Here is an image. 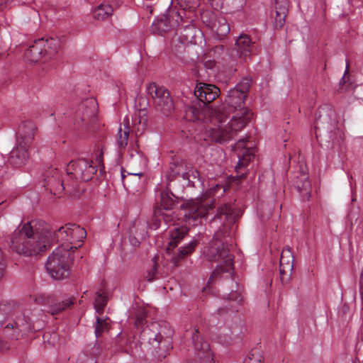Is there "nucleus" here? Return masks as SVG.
I'll return each mask as SVG.
<instances>
[{"mask_svg": "<svg viewBox=\"0 0 363 363\" xmlns=\"http://www.w3.org/2000/svg\"><path fill=\"white\" fill-rule=\"evenodd\" d=\"M175 230H177V232L172 233L171 234V236L172 237L173 240L169 242V245L174 247L177 245V240L182 238V235H181V233L177 231V228H175Z\"/></svg>", "mask_w": 363, "mask_h": 363, "instance_id": "ea45409f", "label": "nucleus"}, {"mask_svg": "<svg viewBox=\"0 0 363 363\" xmlns=\"http://www.w3.org/2000/svg\"><path fill=\"white\" fill-rule=\"evenodd\" d=\"M36 130L35 124L32 121H26L19 126L17 143L22 145H30L34 139Z\"/></svg>", "mask_w": 363, "mask_h": 363, "instance_id": "412c9836", "label": "nucleus"}, {"mask_svg": "<svg viewBox=\"0 0 363 363\" xmlns=\"http://www.w3.org/2000/svg\"><path fill=\"white\" fill-rule=\"evenodd\" d=\"M294 256L291 251V249L287 247H285L281 254L280 262H279V273L281 276V280L282 282L285 281V275H288L291 273L293 269Z\"/></svg>", "mask_w": 363, "mask_h": 363, "instance_id": "4be33fe9", "label": "nucleus"}, {"mask_svg": "<svg viewBox=\"0 0 363 363\" xmlns=\"http://www.w3.org/2000/svg\"><path fill=\"white\" fill-rule=\"evenodd\" d=\"M121 177H122V179H123L125 178V175L123 174V170H122V172H121Z\"/></svg>", "mask_w": 363, "mask_h": 363, "instance_id": "8fccbe9b", "label": "nucleus"}, {"mask_svg": "<svg viewBox=\"0 0 363 363\" xmlns=\"http://www.w3.org/2000/svg\"><path fill=\"white\" fill-rule=\"evenodd\" d=\"M147 91L154 99L155 106L158 111L164 114H169L173 111L174 103L167 89L155 83H151L147 86Z\"/></svg>", "mask_w": 363, "mask_h": 363, "instance_id": "1a4fd4ad", "label": "nucleus"}, {"mask_svg": "<svg viewBox=\"0 0 363 363\" xmlns=\"http://www.w3.org/2000/svg\"><path fill=\"white\" fill-rule=\"evenodd\" d=\"M97 110V101L94 98H89L83 101L77 106L75 123L86 122L95 116Z\"/></svg>", "mask_w": 363, "mask_h": 363, "instance_id": "dca6fc26", "label": "nucleus"}, {"mask_svg": "<svg viewBox=\"0 0 363 363\" xmlns=\"http://www.w3.org/2000/svg\"><path fill=\"white\" fill-rule=\"evenodd\" d=\"M155 228H159V227H160V225H157V224H156V223H155Z\"/></svg>", "mask_w": 363, "mask_h": 363, "instance_id": "3c124183", "label": "nucleus"}, {"mask_svg": "<svg viewBox=\"0 0 363 363\" xmlns=\"http://www.w3.org/2000/svg\"><path fill=\"white\" fill-rule=\"evenodd\" d=\"M168 20L167 16H162L160 18H157L152 23L153 30L160 34H162L169 30V26L167 23Z\"/></svg>", "mask_w": 363, "mask_h": 363, "instance_id": "473e14b6", "label": "nucleus"}, {"mask_svg": "<svg viewBox=\"0 0 363 363\" xmlns=\"http://www.w3.org/2000/svg\"><path fill=\"white\" fill-rule=\"evenodd\" d=\"M213 29L216 31L218 38L220 39L226 36L230 30V25L226 19L223 17H219L215 21Z\"/></svg>", "mask_w": 363, "mask_h": 363, "instance_id": "bb28decb", "label": "nucleus"}, {"mask_svg": "<svg viewBox=\"0 0 363 363\" xmlns=\"http://www.w3.org/2000/svg\"><path fill=\"white\" fill-rule=\"evenodd\" d=\"M111 1L112 4L110 5L112 6L113 9L114 7L116 8L120 5V0H111Z\"/></svg>", "mask_w": 363, "mask_h": 363, "instance_id": "49530a36", "label": "nucleus"}, {"mask_svg": "<svg viewBox=\"0 0 363 363\" xmlns=\"http://www.w3.org/2000/svg\"><path fill=\"white\" fill-rule=\"evenodd\" d=\"M196 244V242L195 241H192L190 243H189V245H186V247H182L179 251L178 255L179 258H182L187 254L191 253L194 250Z\"/></svg>", "mask_w": 363, "mask_h": 363, "instance_id": "58836bf2", "label": "nucleus"}, {"mask_svg": "<svg viewBox=\"0 0 363 363\" xmlns=\"http://www.w3.org/2000/svg\"><path fill=\"white\" fill-rule=\"evenodd\" d=\"M194 331L192 341L195 354L200 359V363H212L213 358L208 342L199 335L198 328H194Z\"/></svg>", "mask_w": 363, "mask_h": 363, "instance_id": "ddd939ff", "label": "nucleus"}, {"mask_svg": "<svg viewBox=\"0 0 363 363\" xmlns=\"http://www.w3.org/2000/svg\"><path fill=\"white\" fill-rule=\"evenodd\" d=\"M59 46V41L52 38L36 40L26 51L25 57L31 62L45 63L56 56Z\"/></svg>", "mask_w": 363, "mask_h": 363, "instance_id": "0eeeda50", "label": "nucleus"}, {"mask_svg": "<svg viewBox=\"0 0 363 363\" xmlns=\"http://www.w3.org/2000/svg\"><path fill=\"white\" fill-rule=\"evenodd\" d=\"M262 355L257 350H252L251 355L245 360V363H262Z\"/></svg>", "mask_w": 363, "mask_h": 363, "instance_id": "e433bc0d", "label": "nucleus"}, {"mask_svg": "<svg viewBox=\"0 0 363 363\" xmlns=\"http://www.w3.org/2000/svg\"><path fill=\"white\" fill-rule=\"evenodd\" d=\"M220 188H223V191L224 192L225 191V188L223 187V186H220L219 184H216L215 186H213V188H211L209 190V194L211 195L214 194H216L217 189H220Z\"/></svg>", "mask_w": 363, "mask_h": 363, "instance_id": "37998d69", "label": "nucleus"}, {"mask_svg": "<svg viewBox=\"0 0 363 363\" xmlns=\"http://www.w3.org/2000/svg\"><path fill=\"white\" fill-rule=\"evenodd\" d=\"M141 321H142V319H141V318H138V317H137V318H136V320H135V325H138L139 323H141Z\"/></svg>", "mask_w": 363, "mask_h": 363, "instance_id": "de8ad7c7", "label": "nucleus"}, {"mask_svg": "<svg viewBox=\"0 0 363 363\" xmlns=\"http://www.w3.org/2000/svg\"><path fill=\"white\" fill-rule=\"evenodd\" d=\"M246 139L238 140L234 146V150L238 155V162L235 166L236 172L241 168L247 166L249 162L254 158V150L251 147H246Z\"/></svg>", "mask_w": 363, "mask_h": 363, "instance_id": "f3484780", "label": "nucleus"}, {"mask_svg": "<svg viewBox=\"0 0 363 363\" xmlns=\"http://www.w3.org/2000/svg\"><path fill=\"white\" fill-rule=\"evenodd\" d=\"M4 263L3 258V252L0 249V280L2 279L4 272Z\"/></svg>", "mask_w": 363, "mask_h": 363, "instance_id": "a19ab883", "label": "nucleus"}, {"mask_svg": "<svg viewBox=\"0 0 363 363\" xmlns=\"http://www.w3.org/2000/svg\"><path fill=\"white\" fill-rule=\"evenodd\" d=\"M158 257L155 256L152 259L154 265L151 270L147 272V274L145 276L146 279L148 281H152L155 279V274L157 272V262Z\"/></svg>", "mask_w": 363, "mask_h": 363, "instance_id": "4c0bfd02", "label": "nucleus"}, {"mask_svg": "<svg viewBox=\"0 0 363 363\" xmlns=\"http://www.w3.org/2000/svg\"><path fill=\"white\" fill-rule=\"evenodd\" d=\"M141 339L147 340L151 346L153 352H158L162 349L166 343L160 332L159 331V325L156 323L150 324L146 327L141 333Z\"/></svg>", "mask_w": 363, "mask_h": 363, "instance_id": "f8f14e48", "label": "nucleus"}, {"mask_svg": "<svg viewBox=\"0 0 363 363\" xmlns=\"http://www.w3.org/2000/svg\"><path fill=\"white\" fill-rule=\"evenodd\" d=\"M204 257L210 262H216V268L211 275L208 284L220 273H231L233 270L234 255L228 248L225 235L219 230L215 233L212 240L203 251Z\"/></svg>", "mask_w": 363, "mask_h": 363, "instance_id": "7ed1b4c3", "label": "nucleus"}, {"mask_svg": "<svg viewBox=\"0 0 363 363\" xmlns=\"http://www.w3.org/2000/svg\"><path fill=\"white\" fill-rule=\"evenodd\" d=\"M45 223L33 220L21 223L9 236V246L18 255L34 257L50 247V233Z\"/></svg>", "mask_w": 363, "mask_h": 363, "instance_id": "f03ea898", "label": "nucleus"}, {"mask_svg": "<svg viewBox=\"0 0 363 363\" xmlns=\"http://www.w3.org/2000/svg\"><path fill=\"white\" fill-rule=\"evenodd\" d=\"M140 124L142 125V128L143 129L145 125V123H142L141 121H140Z\"/></svg>", "mask_w": 363, "mask_h": 363, "instance_id": "09e8293b", "label": "nucleus"}, {"mask_svg": "<svg viewBox=\"0 0 363 363\" xmlns=\"http://www.w3.org/2000/svg\"><path fill=\"white\" fill-rule=\"evenodd\" d=\"M44 186L54 195H57L65 190V179H61L57 169L50 168L47 170L45 179Z\"/></svg>", "mask_w": 363, "mask_h": 363, "instance_id": "4468645a", "label": "nucleus"}, {"mask_svg": "<svg viewBox=\"0 0 363 363\" xmlns=\"http://www.w3.org/2000/svg\"><path fill=\"white\" fill-rule=\"evenodd\" d=\"M213 202L208 203L201 199H195L186 203V212L184 214L186 222L189 225H196L199 220L206 217L208 211L213 208Z\"/></svg>", "mask_w": 363, "mask_h": 363, "instance_id": "9b49d317", "label": "nucleus"}, {"mask_svg": "<svg viewBox=\"0 0 363 363\" xmlns=\"http://www.w3.org/2000/svg\"><path fill=\"white\" fill-rule=\"evenodd\" d=\"M250 83L249 78H242L234 88L228 91L225 103L232 111L237 113L226 124L223 123L222 127L209 129L210 135L217 143H224L234 138L252 119V113L245 106Z\"/></svg>", "mask_w": 363, "mask_h": 363, "instance_id": "f257e3e1", "label": "nucleus"}, {"mask_svg": "<svg viewBox=\"0 0 363 363\" xmlns=\"http://www.w3.org/2000/svg\"><path fill=\"white\" fill-rule=\"evenodd\" d=\"M96 161L97 162L101 164L102 163V161H103V158H102V152H98L97 155H96Z\"/></svg>", "mask_w": 363, "mask_h": 363, "instance_id": "a18cd8bd", "label": "nucleus"}, {"mask_svg": "<svg viewBox=\"0 0 363 363\" xmlns=\"http://www.w3.org/2000/svg\"><path fill=\"white\" fill-rule=\"evenodd\" d=\"M160 206L164 210H170L175 206V201L167 191L160 194Z\"/></svg>", "mask_w": 363, "mask_h": 363, "instance_id": "72a5a7b5", "label": "nucleus"}, {"mask_svg": "<svg viewBox=\"0 0 363 363\" xmlns=\"http://www.w3.org/2000/svg\"><path fill=\"white\" fill-rule=\"evenodd\" d=\"M113 8L108 4H101L93 11V17L98 21L106 19L112 15Z\"/></svg>", "mask_w": 363, "mask_h": 363, "instance_id": "c85d7f7f", "label": "nucleus"}, {"mask_svg": "<svg viewBox=\"0 0 363 363\" xmlns=\"http://www.w3.org/2000/svg\"><path fill=\"white\" fill-rule=\"evenodd\" d=\"M252 40L246 34H240L235 40V46L230 52V57L237 58L246 57L250 55Z\"/></svg>", "mask_w": 363, "mask_h": 363, "instance_id": "a211bd4d", "label": "nucleus"}, {"mask_svg": "<svg viewBox=\"0 0 363 363\" xmlns=\"http://www.w3.org/2000/svg\"><path fill=\"white\" fill-rule=\"evenodd\" d=\"M185 118L191 121H203L204 123H210L206 127L204 133V140L216 142L208 132L209 129L213 127H222L223 123L225 122L227 115L223 108L220 106L212 108L208 106L198 108L196 105L188 106L185 110Z\"/></svg>", "mask_w": 363, "mask_h": 363, "instance_id": "39448f33", "label": "nucleus"}, {"mask_svg": "<svg viewBox=\"0 0 363 363\" xmlns=\"http://www.w3.org/2000/svg\"><path fill=\"white\" fill-rule=\"evenodd\" d=\"M171 172L169 175V179H173L176 176L181 175L182 177L191 182L190 178L199 179V172L196 169L189 167H188L185 163L181 162H174L170 166Z\"/></svg>", "mask_w": 363, "mask_h": 363, "instance_id": "6ab92c4d", "label": "nucleus"}, {"mask_svg": "<svg viewBox=\"0 0 363 363\" xmlns=\"http://www.w3.org/2000/svg\"><path fill=\"white\" fill-rule=\"evenodd\" d=\"M275 1V16L274 23L277 28H281L284 23L286 17L288 8H289V0H274Z\"/></svg>", "mask_w": 363, "mask_h": 363, "instance_id": "b1692460", "label": "nucleus"}, {"mask_svg": "<svg viewBox=\"0 0 363 363\" xmlns=\"http://www.w3.org/2000/svg\"><path fill=\"white\" fill-rule=\"evenodd\" d=\"M79 179L74 177V174H68L67 171V178L65 180V190L70 195L76 196L79 193Z\"/></svg>", "mask_w": 363, "mask_h": 363, "instance_id": "c756f323", "label": "nucleus"}, {"mask_svg": "<svg viewBox=\"0 0 363 363\" xmlns=\"http://www.w3.org/2000/svg\"><path fill=\"white\" fill-rule=\"evenodd\" d=\"M86 236V230L74 223H67L55 232L57 240L70 252L79 247Z\"/></svg>", "mask_w": 363, "mask_h": 363, "instance_id": "6e6552de", "label": "nucleus"}, {"mask_svg": "<svg viewBox=\"0 0 363 363\" xmlns=\"http://www.w3.org/2000/svg\"><path fill=\"white\" fill-rule=\"evenodd\" d=\"M0 328L11 339L18 340L34 328L28 318L11 304L0 305Z\"/></svg>", "mask_w": 363, "mask_h": 363, "instance_id": "20e7f679", "label": "nucleus"}, {"mask_svg": "<svg viewBox=\"0 0 363 363\" xmlns=\"http://www.w3.org/2000/svg\"><path fill=\"white\" fill-rule=\"evenodd\" d=\"M347 72V69L345 70V74H346Z\"/></svg>", "mask_w": 363, "mask_h": 363, "instance_id": "603ef678", "label": "nucleus"}, {"mask_svg": "<svg viewBox=\"0 0 363 363\" xmlns=\"http://www.w3.org/2000/svg\"><path fill=\"white\" fill-rule=\"evenodd\" d=\"M219 94L220 89L216 86L201 82L196 84L194 91V95L203 106L218 98Z\"/></svg>", "mask_w": 363, "mask_h": 363, "instance_id": "2eb2a0df", "label": "nucleus"}, {"mask_svg": "<svg viewBox=\"0 0 363 363\" xmlns=\"http://www.w3.org/2000/svg\"><path fill=\"white\" fill-rule=\"evenodd\" d=\"M130 160H128V167L135 169L138 167L140 170H145L147 165V158L137 149H131L129 152Z\"/></svg>", "mask_w": 363, "mask_h": 363, "instance_id": "393cba45", "label": "nucleus"}, {"mask_svg": "<svg viewBox=\"0 0 363 363\" xmlns=\"http://www.w3.org/2000/svg\"><path fill=\"white\" fill-rule=\"evenodd\" d=\"M130 133V128L128 123L124 124L123 127H119L117 134L116 135V142L120 151L125 149L128 145V140Z\"/></svg>", "mask_w": 363, "mask_h": 363, "instance_id": "a878e982", "label": "nucleus"}, {"mask_svg": "<svg viewBox=\"0 0 363 363\" xmlns=\"http://www.w3.org/2000/svg\"><path fill=\"white\" fill-rule=\"evenodd\" d=\"M30 145H24L22 143H17L16 147H14L10 152L9 158V163L14 167H21L24 165L28 159V147Z\"/></svg>", "mask_w": 363, "mask_h": 363, "instance_id": "aec40b11", "label": "nucleus"}, {"mask_svg": "<svg viewBox=\"0 0 363 363\" xmlns=\"http://www.w3.org/2000/svg\"><path fill=\"white\" fill-rule=\"evenodd\" d=\"M108 302V294L106 291L100 289L96 292L94 308L98 314H101Z\"/></svg>", "mask_w": 363, "mask_h": 363, "instance_id": "7c9ffc66", "label": "nucleus"}, {"mask_svg": "<svg viewBox=\"0 0 363 363\" xmlns=\"http://www.w3.org/2000/svg\"><path fill=\"white\" fill-rule=\"evenodd\" d=\"M68 174H74L77 179L82 182H89L96 173L97 169L93 165V162L86 159H79L77 161H71L67 167Z\"/></svg>", "mask_w": 363, "mask_h": 363, "instance_id": "9d476101", "label": "nucleus"}, {"mask_svg": "<svg viewBox=\"0 0 363 363\" xmlns=\"http://www.w3.org/2000/svg\"><path fill=\"white\" fill-rule=\"evenodd\" d=\"M108 325L109 323H108V318H96L95 325V335L96 337L101 336V334L108 328Z\"/></svg>", "mask_w": 363, "mask_h": 363, "instance_id": "f704fd0d", "label": "nucleus"}, {"mask_svg": "<svg viewBox=\"0 0 363 363\" xmlns=\"http://www.w3.org/2000/svg\"><path fill=\"white\" fill-rule=\"evenodd\" d=\"M73 304V300L71 298H67L60 302L54 303L50 305V312L52 314H57L60 313L61 311L65 310L71 305Z\"/></svg>", "mask_w": 363, "mask_h": 363, "instance_id": "2f4dec72", "label": "nucleus"}, {"mask_svg": "<svg viewBox=\"0 0 363 363\" xmlns=\"http://www.w3.org/2000/svg\"><path fill=\"white\" fill-rule=\"evenodd\" d=\"M333 115V111L331 109H322L319 112V116L316 118V125H318L319 123H323L325 121L328 122V117H330Z\"/></svg>", "mask_w": 363, "mask_h": 363, "instance_id": "c9c22d12", "label": "nucleus"}, {"mask_svg": "<svg viewBox=\"0 0 363 363\" xmlns=\"http://www.w3.org/2000/svg\"><path fill=\"white\" fill-rule=\"evenodd\" d=\"M233 211L230 204H222L218 209L217 213L213 218L214 223L218 220L223 222L224 225V230H225L228 225L233 223Z\"/></svg>", "mask_w": 363, "mask_h": 363, "instance_id": "5701e85b", "label": "nucleus"}, {"mask_svg": "<svg viewBox=\"0 0 363 363\" xmlns=\"http://www.w3.org/2000/svg\"><path fill=\"white\" fill-rule=\"evenodd\" d=\"M163 219H164V221L165 222L166 224L171 225V223H170V221H171L170 215L164 214Z\"/></svg>", "mask_w": 363, "mask_h": 363, "instance_id": "c03bdc74", "label": "nucleus"}, {"mask_svg": "<svg viewBox=\"0 0 363 363\" xmlns=\"http://www.w3.org/2000/svg\"><path fill=\"white\" fill-rule=\"evenodd\" d=\"M73 259L72 252L61 245L48 257L45 264L46 269L55 279H65L70 274V266Z\"/></svg>", "mask_w": 363, "mask_h": 363, "instance_id": "423d86ee", "label": "nucleus"}, {"mask_svg": "<svg viewBox=\"0 0 363 363\" xmlns=\"http://www.w3.org/2000/svg\"><path fill=\"white\" fill-rule=\"evenodd\" d=\"M199 30L191 23L186 26L181 32V38L184 43H196V36Z\"/></svg>", "mask_w": 363, "mask_h": 363, "instance_id": "cd10ccee", "label": "nucleus"}, {"mask_svg": "<svg viewBox=\"0 0 363 363\" xmlns=\"http://www.w3.org/2000/svg\"><path fill=\"white\" fill-rule=\"evenodd\" d=\"M130 169V172H128V174H130V175L141 177L144 174V172H143L144 170H140L138 167H137L135 169Z\"/></svg>", "mask_w": 363, "mask_h": 363, "instance_id": "79ce46f5", "label": "nucleus"}]
</instances>
